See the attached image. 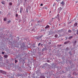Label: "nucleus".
Here are the masks:
<instances>
[{
	"label": "nucleus",
	"mask_w": 78,
	"mask_h": 78,
	"mask_svg": "<svg viewBox=\"0 0 78 78\" xmlns=\"http://www.w3.org/2000/svg\"><path fill=\"white\" fill-rule=\"evenodd\" d=\"M57 17H58L57 18H58V19L59 18V14H58Z\"/></svg>",
	"instance_id": "4468645a"
},
{
	"label": "nucleus",
	"mask_w": 78,
	"mask_h": 78,
	"mask_svg": "<svg viewBox=\"0 0 78 78\" xmlns=\"http://www.w3.org/2000/svg\"><path fill=\"white\" fill-rule=\"evenodd\" d=\"M4 21H6V18H5L4 19Z\"/></svg>",
	"instance_id": "f3484780"
},
{
	"label": "nucleus",
	"mask_w": 78,
	"mask_h": 78,
	"mask_svg": "<svg viewBox=\"0 0 78 78\" xmlns=\"http://www.w3.org/2000/svg\"><path fill=\"white\" fill-rule=\"evenodd\" d=\"M42 37V36H41L39 37V38H41Z\"/></svg>",
	"instance_id": "a878e982"
},
{
	"label": "nucleus",
	"mask_w": 78,
	"mask_h": 78,
	"mask_svg": "<svg viewBox=\"0 0 78 78\" xmlns=\"http://www.w3.org/2000/svg\"><path fill=\"white\" fill-rule=\"evenodd\" d=\"M53 18H52V19L53 20Z\"/></svg>",
	"instance_id": "7c9ffc66"
},
{
	"label": "nucleus",
	"mask_w": 78,
	"mask_h": 78,
	"mask_svg": "<svg viewBox=\"0 0 78 78\" xmlns=\"http://www.w3.org/2000/svg\"><path fill=\"white\" fill-rule=\"evenodd\" d=\"M72 32V30H69L68 31V33H71Z\"/></svg>",
	"instance_id": "2eb2a0df"
},
{
	"label": "nucleus",
	"mask_w": 78,
	"mask_h": 78,
	"mask_svg": "<svg viewBox=\"0 0 78 78\" xmlns=\"http://www.w3.org/2000/svg\"><path fill=\"white\" fill-rule=\"evenodd\" d=\"M59 25H60V24H59Z\"/></svg>",
	"instance_id": "e433bc0d"
},
{
	"label": "nucleus",
	"mask_w": 78,
	"mask_h": 78,
	"mask_svg": "<svg viewBox=\"0 0 78 78\" xmlns=\"http://www.w3.org/2000/svg\"><path fill=\"white\" fill-rule=\"evenodd\" d=\"M41 45H42V44H41Z\"/></svg>",
	"instance_id": "72a5a7b5"
},
{
	"label": "nucleus",
	"mask_w": 78,
	"mask_h": 78,
	"mask_svg": "<svg viewBox=\"0 0 78 78\" xmlns=\"http://www.w3.org/2000/svg\"><path fill=\"white\" fill-rule=\"evenodd\" d=\"M56 5V3H54L53 5V6H55Z\"/></svg>",
	"instance_id": "dca6fc26"
},
{
	"label": "nucleus",
	"mask_w": 78,
	"mask_h": 78,
	"mask_svg": "<svg viewBox=\"0 0 78 78\" xmlns=\"http://www.w3.org/2000/svg\"><path fill=\"white\" fill-rule=\"evenodd\" d=\"M71 53V51H69V53Z\"/></svg>",
	"instance_id": "bb28decb"
},
{
	"label": "nucleus",
	"mask_w": 78,
	"mask_h": 78,
	"mask_svg": "<svg viewBox=\"0 0 78 78\" xmlns=\"http://www.w3.org/2000/svg\"><path fill=\"white\" fill-rule=\"evenodd\" d=\"M21 47L22 48H23L24 49V48H25V44H22V45H21Z\"/></svg>",
	"instance_id": "7ed1b4c3"
},
{
	"label": "nucleus",
	"mask_w": 78,
	"mask_h": 78,
	"mask_svg": "<svg viewBox=\"0 0 78 78\" xmlns=\"http://www.w3.org/2000/svg\"><path fill=\"white\" fill-rule=\"evenodd\" d=\"M4 57L5 58H8V56L7 55H5L4 56Z\"/></svg>",
	"instance_id": "39448f33"
},
{
	"label": "nucleus",
	"mask_w": 78,
	"mask_h": 78,
	"mask_svg": "<svg viewBox=\"0 0 78 78\" xmlns=\"http://www.w3.org/2000/svg\"><path fill=\"white\" fill-rule=\"evenodd\" d=\"M23 7L22 6L20 7V13H22V11H23Z\"/></svg>",
	"instance_id": "f257e3e1"
},
{
	"label": "nucleus",
	"mask_w": 78,
	"mask_h": 78,
	"mask_svg": "<svg viewBox=\"0 0 78 78\" xmlns=\"http://www.w3.org/2000/svg\"><path fill=\"white\" fill-rule=\"evenodd\" d=\"M62 9L61 7H60L58 9V12L59 13L60 12Z\"/></svg>",
	"instance_id": "f03ea898"
},
{
	"label": "nucleus",
	"mask_w": 78,
	"mask_h": 78,
	"mask_svg": "<svg viewBox=\"0 0 78 78\" xmlns=\"http://www.w3.org/2000/svg\"><path fill=\"white\" fill-rule=\"evenodd\" d=\"M50 27V26L48 25H47L46 26V27H45V28L46 29L47 28H48Z\"/></svg>",
	"instance_id": "20e7f679"
},
{
	"label": "nucleus",
	"mask_w": 78,
	"mask_h": 78,
	"mask_svg": "<svg viewBox=\"0 0 78 78\" xmlns=\"http://www.w3.org/2000/svg\"><path fill=\"white\" fill-rule=\"evenodd\" d=\"M50 43H51L50 42H49V44H50Z\"/></svg>",
	"instance_id": "473e14b6"
},
{
	"label": "nucleus",
	"mask_w": 78,
	"mask_h": 78,
	"mask_svg": "<svg viewBox=\"0 0 78 78\" xmlns=\"http://www.w3.org/2000/svg\"><path fill=\"white\" fill-rule=\"evenodd\" d=\"M41 78H45V76H41Z\"/></svg>",
	"instance_id": "ddd939ff"
},
{
	"label": "nucleus",
	"mask_w": 78,
	"mask_h": 78,
	"mask_svg": "<svg viewBox=\"0 0 78 78\" xmlns=\"http://www.w3.org/2000/svg\"><path fill=\"white\" fill-rule=\"evenodd\" d=\"M74 43L75 44H76V41H75L74 42Z\"/></svg>",
	"instance_id": "393cba45"
},
{
	"label": "nucleus",
	"mask_w": 78,
	"mask_h": 78,
	"mask_svg": "<svg viewBox=\"0 0 78 78\" xmlns=\"http://www.w3.org/2000/svg\"><path fill=\"white\" fill-rule=\"evenodd\" d=\"M66 14V12H65V15Z\"/></svg>",
	"instance_id": "2f4dec72"
},
{
	"label": "nucleus",
	"mask_w": 78,
	"mask_h": 78,
	"mask_svg": "<svg viewBox=\"0 0 78 78\" xmlns=\"http://www.w3.org/2000/svg\"><path fill=\"white\" fill-rule=\"evenodd\" d=\"M2 0V1H3V0Z\"/></svg>",
	"instance_id": "c9c22d12"
},
{
	"label": "nucleus",
	"mask_w": 78,
	"mask_h": 78,
	"mask_svg": "<svg viewBox=\"0 0 78 78\" xmlns=\"http://www.w3.org/2000/svg\"><path fill=\"white\" fill-rule=\"evenodd\" d=\"M1 3H2V5H5V2L4 1L2 2Z\"/></svg>",
	"instance_id": "1a4fd4ad"
},
{
	"label": "nucleus",
	"mask_w": 78,
	"mask_h": 78,
	"mask_svg": "<svg viewBox=\"0 0 78 78\" xmlns=\"http://www.w3.org/2000/svg\"><path fill=\"white\" fill-rule=\"evenodd\" d=\"M66 39H67V37H66Z\"/></svg>",
	"instance_id": "c85d7f7f"
},
{
	"label": "nucleus",
	"mask_w": 78,
	"mask_h": 78,
	"mask_svg": "<svg viewBox=\"0 0 78 78\" xmlns=\"http://www.w3.org/2000/svg\"><path fill=\"white\" fill-rule=\"evenodd\" d=\"M58 35L57 34H56L55 35V37H58Z\"/></svg>",
	"instance_id": "f8f14e48"
},
{
	"label": "nucleus",
	"mask_w": 78,
	"mask_h": 78,
	"mask_svg": "<svg viewBox=\"0 0 78 78\" xmlns=\"http://www.w3.org/2000/svg\"><path fill=\"white\" fill-rule=\"evenodd\" d=\"M45 48H43L42 49V51H44V50H45Z\"/></svg>",
	"instance_id": "aec40b11"
},
{
	"label": "nucleus",
	"mask_w": 78,
	"mask_h": 78,
	"mask_svg": "<svg viewBox=\"0 0 78 78\" xmlns=\"http://www.w3.org/2000/svg\"><path fill=\"white\" fill-rule=\"evenodd\" d=\"M15 16H16V17H18V14H16Z\"/></svg>",
	"instance_id": "a211bd4d"
},
{
	"label": "nucleus",
	"mask_w": 78,
	"mask_h": 78,
	"mask_svg": "<svg viewBox=\"0 0 78 78\" xmlns=\"http://www.w3.org/2000/svg\"><path fill=\"white\" fill-rule=\"evenodd\" d=\"M41 36V37H42V36H43V35H42V36Z\"/></svg>",
	"instance_id": "c756f323"
},
{
	"label": "nucleus",
	"mask_w": 78,
	"mask_h": 78,
	"mask_svg": "<svg viewBox=\"0 0 78 78\" xmlns=\"http://www.w3.org/2000/svg\"><path fill=\"white\" fill-rule=\"evenodd\" d=\"M17 61H18L17 60H15V63H16V62H17Z\"/></svg>",
	"instance_id": "412c9836"
},
{
	"label": "nucleus",
	"mask_w": 78,
	"mask_h": 78,
	"mask_svg": "<svg viewBox=\"0 0 78 78\" xmlns=\"http://www.w3.org/2000/svg\"><path fill=\"white\" fill-rule=\"evenodd\" d=\"M27 12H28V11H27Z\"/></svg>",
	"instance_id": "f704fd0d"
},
{
	"label": "nucleus",
	"mask_w": 78,
	"mask_h": 78,
	"mask_svg": "<svg viewBox=\"0 0 78 78\" xmlns=\"http://www.w3.org/2000/svg\"><path fill=\"white\" fill-rule=\"evenodd\" d=\"M64 4V2L62 1V2L61 3V5H63Z\"/></svg>",
	"instance_id": "6e6552de"
},
{
	"label": "nucleus",
	"mask_w": 78,
	"mask_h": 78,
	"mask_svg": "<svg viewBox=\"0 0 78 78\" xmlns=\"http://www.w3.org/2000/svg\"><path fill=\"white\" fill-rule=\"evenodd\" d=\"M73 38V36L69 37V39H72Z\"/></svg>",
	"instance_id": "0eeeda50"
},
{
	"label": "nucleus",
	"mask_w": 78,
	"mask_h": 78,
	"mask_svg": "<svg viewBox=\"0 0 78 78\" xmlns=\"http://www.w3.org/2000/svg\"><path fill=\"white\" fill-rule=\"evenodd\" d=\"M2 53L3 55H4V54H5V52H2Z\"/></svg>",
	"instance_id": "4be33fe9"
},
{
	"label": "nucleus",
	"mask_w": 78,
	"mask_h": 78,
	"mask_svg": "<svg viewBox=\"0 0 78 78\" xmlns=\"http://www.w3.org/2000/svg\"><path fill=\"white\" fill-rule=\"evenodd\" d=\"M12 5V2L9 3V5L10 6H11Z\"/></svg>",
	"instance_id": "9d476101"
},
{
	"label": "nucleus",
	"mask_w": 78,
	"mask_h": 78,
	"mask_svg": "<svg viewBox=\"0 0 78 78\" xmlns=\"http://www.w3.org/2000/svg\"><path fill=\"white\" fill-rule=\"evenodd\" d=\"M74 73H75V72H74Z\"/></svg>",
	"instance_id": "4c0bfd02"
},
{
	"label": "nucleus",
	"mask_w": 78,
	"mask_h": 78,
	"mask_svg": "<svg viewBox=\"0 0 78 78\" xmlns=\"http://www.w3.org/2000/svg\"><path fill=\"white\" fill-rule=\"evenodd\" d=\"M40 6H43V4H41L40 5Z\"/></svg>",
	"instance_id": "b1692460"
},
{
	"label": "nucleus",
	"mask_w": 78,
	"mask_h": 78,
	"mask_svg": "<svg viewBox=\"0 0 78 78\" xmlns=\"http://www.w3.org/2000/svg\"><path fill=\"white\" fill-rule=\"evenodd\" d=\"M37 22H38V23H39V21H37Z\"/></svg>",
	"instance_id": "cd10ccee"
},
{
	"label": "nucleus",
	"mask_w": 78,
	"mask_h": 78,
	"mask_svg": "<svg viewBox=\"0 0 78 78\" xmlns=\"http://www.w3.org/2000/svg\"><path fill=\"white\" fill-rule=\"evenodd\" d=\"M10 22H11V20H9L8 21V24L9 23H10Z\"/></svg>",
	"instance_id": "9b49d317"
},
{
	"label": "nucleus",
	"mask_w": 78,
	"mask_h": 78,
	"mask_svg": "<svg viewBox=\"0 0 78 78\" xmlns=\"http://www.w3.org/2000/svg\"><path fill=\"white\" fill-rule=\"evenodd\" d=\"M41 43H39L38 44V46H40V45H41Z\"/></svg>",
	"instance_id": "5701e85b"
},
{
	"label": "nucleus",
	"mask_w": 78,
	"mask_h": 78,
	"mask_svg": "<svg viewBox=\"0 0 78 78\" xmlns=\"http://www.w3.org/2000/svg\"><path fill=\"white\" fill-rule=\"evenodd\" d=\"M78 25V24L77 23H75L74 25V27H76V26H77Z\"/></svg>",
	"instance_id": "423d86ee"
},
{
	"label": "nucleus",
	"mask_w": 78,
	"mask_h": 78,
	"mask_svg": "<svg viewBox=\"0 0 78 78\" xmlns=\"http://www.w3.org/2000/svg\"><path fill=\"white\" fill-rule=\"evenodd\" d=\"M68 44V41L66 42H65L64 43V44Z\"/></svg>",
	"instance_id": "6ab92c4d"
}]
</instances>
